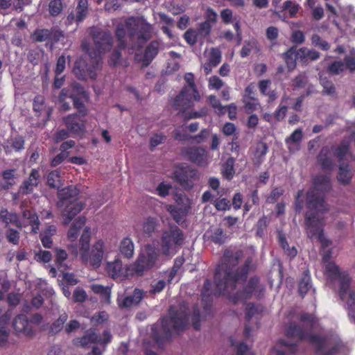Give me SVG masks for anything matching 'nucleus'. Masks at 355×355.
<instances>
[{
  "instance_id": "nucleus-26",
  "label": "nucleus",
  "mask_w": 355,
  "mask_h": 355,
  "mask_svg": "<svg viewBox=\"0 0 355 355\" xmlns=\"http://www.w3.org/2000/svg\"><path fill=\"white\" fill-rule=\"evenodd\" d=\"M144 295L143 290L135 288L132 295L125 297L122 300H118V305L121 309L138 305L144 299Z\"/></svg>"
},
{
  "instance_id": "nucleus-14",
  "label": "nucleus",
  "mask_w": 355,
  "mask_h": 355,
  "mask_svg": "<svg viewBox=\"0 0 355 355\" xmlns=\"http://www.w3.org/2000/svg\"><path fill=\"white\" fill-rule=\"evenodd\" d=\"M181 155L198 166H203L208 164L207 151L202 147H184L181 149Z\"/></svg>"
},
{
  "instance_id": "nucleus-19",
  "label": "nucleus",
  "mask_w": 355,
  "mask_h": 355,
  "mask_svg": "<svg viewBox=\"0 0 355 355\" xmlns=\"http://www.w3.org/2000/svg\"><path fill=\"white\" fill-rule=\"evenodd\" d=\"M104 254V242L102 240L97 241L92 247V252L89 255L87 251V260H83L89 262L93 268H98L101 266Z\"/></svg>"
},
{
  "instance_id": "nucleus-38",
  "label": "nucleus",
  "mask_w": 355,
  "mask_h": 355,
  "mask_svg": "<svg viewBox=\"0 0 355 355\" xmlns=\"http://www.w3.org/2000/svg\"><path fill=\"white\" fill-rule=\"evenodd\" d=\"M234 164L235 159L232 157H230L223 164L221 173L223 176L227 180H232L234 175Z\"/></svg>"
},
{
  "instance_id": "nucleus-50",
  "label": "nucleus",
  "mask_w": 355,
  "mask_h": 355,
  "mask_svg": "<svg viewBox=\"0 0 355 355\" xmlns=\"http://www.w3.org/2000/svg\"><path fill=\"white\" fill-rule=\"evenodd\" d=\"M209 102L214 109L215 112L218 115H223L226 113V107L221 105L220 101L214 95H210L208 97Z\"/></svg>"
},
{
  "instance_id": "nucleus-47",
  "label": "nucleus",
  "mask_w": 355,
  "mask_h": 355,
  "mask_svg": "<svg viewBox=\"0 0 355 355\" xmlns=\"http://www.w3.org/2000/svg\"><path fill=\"white\" fill-rule=\"evenodd\" d=\"M200 40H203L208 37L211 31V25L209 21H205L199 24L197 29H195Z\"/></svg>"
},
{
  "instance_id": "nucleus-55",
  "label": "nucleus",
  "mask_w": 355,
  "mask_h": 355,
  "mask_svg": "<svg viewBox=\"0 0 355 355\" xmlns=\"http://www.w3.org/2000/svg\"><path fill=\"white\" fill-rule=\"evenodd\" d=\"M212 204L214 205L217 211H226L231 208L230 201L226 198L220 199L219 198H216Z\"/></svg>"
},
{
  "instance_id": "nucleus-25",
  "label": "nucleus",
  "mask_w": 355,
  "mask_h": 355,
  "mask_svg": "<svg viewBox=\"0 0 355 355\" xmlns=\"http://www.w3.org/2000/svg\"><path fill=\"white\" fill-rule=\"evenodd\" d=\"M63 217L64 223L68 225L70 221L84 208V204L76 200L73 202L67 203L64 205Z\"/></svg>"
},
{
  "instance_id": "nucleus-32",
  "label": "nucleus",
  "mask_w": 355,
  "mask_h": 355,
  "mask_svg": "<svg viewBox=\"0 0 355 355\" xmlns=\"http://www.w3.org/2000/svg\"><path fill=\"white\" fill-rule=\"evenodd\" d=\"M135 250L134 243L130 237L123 238L119 244V252L126 259L133 257Z\"/></svg>"
},
{
  "instance_id": "nucleus-3",
  "label": "nucleus",
  "mask_w": 355,
  "mask_h": 355,
  "mask_svg": "<svg viewBox=\"0 0 355 355\" xmlns=\"http://www.w3.org/2000/svg\"><path fill=\"white\" fill-rule=\"evenodd\" d=\"M190 310L188 305L183 302L178 309L171 306L168 315L164 317L161 323H155L151 327L153 340L159 345L169 341L172 336V329L179 334L187 329L189 325Z\"/></svg>"
},
{
  "instance_id": "nucleus-28",
  "label": "nucleus",
  "mask_w": 355,
  "mask_h": 355,
  "mask_svg": "<svg viewBox=\"0 0 355 355\" xmlns=\"http://www.w3.org/2000/svg\"><path fill=\"white\" fill-rule=\"evenodd\" d=\"M75 144L76 143L73 140H68L62 142L60 147L61 152L51 159V166L52 167H55L60 165L68 157L69 153L67 150L73 148Z\"/></svg>"
},
{
  "instance_id": "nucleus-29",
  "label": "nucleus",
  "mask_w": 355,
  "mask_h": 355,
  "mask_svg": "<svg viewBox=\"0 0 355 355\" xmlns=\"http://www.w3.org/2000/svg\"><path fill=\"white\" fill-rule=\"evenodd\" d=\"M329 155L328 147H323L318 155V161L323 170L331 171L334 168V163Z\"/></svg>"
},
{
  "instance_id": "nucleus-34",
  "label": "nucleus",
  "mask_w": 355,
  "mask_h": 355,
  "mask_svg": "<svg viewBox=\"0 0 355 355\" xmlns=\"http://www.w3.org/2000/svg\"><path fill=\"white\" fill-rule=\"evenodd\" d=\"M352 177L353 173L349 169V164L340 163L337 175L338 181L343 185H347L350 183Z\"/></svg>"
},
{
  "instance_id": "nucleus-48",
  "label": "nucleus",
  "mask_w": 355,
  "mask_h": 355,
  "mask_svg": "<svg viewBox=\"0 0 355 355\" xmlns=\"http://www.w3.org/2000/svg\"><path fill=\"white\" fill-rule=\"evenodd\" d=\"M226 239V233L220 227L216 228L210 236V240L215 244L218 245L223 244L225 242Z\"/></svg>"
},
{
  "instance_id": "nucleus-60",
  "label": "nucleus",
  "mask_w": 355,
  "mask_h": 355,
  "mask_svg": "<svg viewBox=\"0 0 355 355\" xmlns=\"http://www.w3.org/2000/svg\"><path fill=\"white\" fill-rule=\"evenodd\" d=\"M284 193V189L282 187H275L266 198V202L269 204L275 203Z\"/></svg>"
},
{
  "instance_id": "nucleus-12",
  "label": "nucleus",
  "mask_w": 355,
  "mask_h": 355,
  "mask_svg": "<svg viewBox=\"0 0 355 355\" xmlns=\"http://www.w3.org/2000/svg\"><path fill=\"white\" fill-rule=\"evenodd\" d=\"M197 178L198 171L183 164L177 166L172 173V179L184 188L192 187L193 180Z\"/></svg>"
},
{
  "instance_id": "nucleus-21",
  "label": "nucleus",
  "mask_w": 355,
  "mask_h": 355,
  "mask_svg": "<svg viewBox=\"0 0 355 355\" xmlns=\"http://www.w3.org/2000/svg\"><path fill=\"white\" fill-rule=\"evenodd\" d=\"M40 172L38 169L33 168L31 170L28 178L25 180L19 189V193L22 195L31 193L34 188L37 187L40 182Z\"/></svg>"
},
{
  "instance_id": "nucleus-40",
  "label": "nucleus",
  "mask_w": 355,
  "mask_h": 355,
  "mask_svg": "<svg viewBox=\"0 0 355 355\" xmlns=\"http://www.w3.org/2000/svg\"><path fill=\"white\" fill-rule=\"evenodd\" d=\"M14 173V169H8L2 172V178L4 180V182L1 184L2 189H10L15 184Z\"/></svg>"
},
{
  "instance_id": "nucleus-33",
  "label": "nucleus",
  "mask_w": 355,
  "mask_h": 355,
  "mask_svg": "<svg viewBox=\"0 0 355 355\" xmlns=\"http://www.w3.org/2000/svg\"><path fill=\"white\" fill-rule=\"evenodd\" d=\"M320 56V53L315 49H308L306 47L298 49V60L303 63L317 60Z\"/></svg>"
},
{
  "instance_id": "nucleus-5",
  "label": "nucleus",
  "mask_w": 355,
  "mask_h": 355,
  "mask_svg": "<svg viewBox=\"0 0 355 355\" xmlns=\"http://www.w3.org/2000/svg\"><path fill=\"white\" fill-rule=\"evenodd\" d=\"M331 188L330 178L326 175H318L313 180V188L307 193L306 207L310 210L328 211L325 202V193Z\"/></svg>"
},
{
  "instance_id": "nucleus-23",
  "label": "nucleus",
  "mask_w": 355,
  "mask_h": 355,
  "mask_svg": "<svg viewBox=\"0 0 355 355\" xmlns=\"http://www.w3.org/2000/svg\"><path fill=\"white\" fill-rule=\"evenodd\" d=\"M105 271L108 276L114 280H121L127 276V272L125 271L122 261L119 259L107 262Z\"/></svg>"
},
{
  "instance_id": "nucleus-22",
  "label": "nucleus",
  "mask_w": 355,
  "mask_h": 355,
  "mask_svg": "<svg viewBox=\"0 0 355 355\" xmlns=\"http://www.w3.org/2000/svg\"><path fill=\"white\" fill-rule=\"evenodd\" d=\"M79 190L74 186L70 185L58 191L59 201L58 206L64 207L67 203L78 200Z\"/></svg>"
},
{
  "instance_id": "nucleus-54",
  "label": "nucleus",
  "mask_w": 355,
  "mask_h": 355,
  "mask_svg": "<svg viewBox=\"0 0 355 355\" xmlns=\"http://www.w3.org/2000/svg\"><path fill=\"white\" fill-rule=\"evenodd\" d=\"M268 225V220L266 216H263L261 218L259 219L256 225V234L257 236L261 238L265 236Z\"/></svg>"
},
{
  "instance_id": "nucleus-61",
  "label": "nucleus",
  "mask_w": 355,
  "mask_h": 355,
  "mask_svg": "<svg viewBox=\"0 0 355 355\" xmlns=\"http://www.w3.org/2000/svg\"><path fill=\"white\" fill-rule=\"evenodd\" d=\"M303 137L302 131L301 129H296L289 137L286 138L285 141L287 145H290L291 144H299Z\"/></svg>"
},
{
  "instance_id": "nucleus-46",
  "label": "nucleus",
  "mask_w": 355,
  "mask_h": 355,
  "mask_svg": "<svg viewBox=\"0 0 355 355\" xmlns=\"http://www.w3.org/2000/svg\"><path fill=\"white\" fill-rule=\"evenodd\" d=\"M320 84L323 87L322 94L328 96H334L336 93V89L334 84L327 78L320 79Z\"/></svg>"
},
{
  "instance_id": "nucleus-53",
  "label": "nucleus",
  "mask_w": 355,
  "mask_h": 355,
  "mask_svg": "<svg viewBox=\"0 0 355 355\" xmlns=\"http://www.w3.org/2000/svg\"><path fill=\"white\" fill-rule=\"evenodd\" d=\"M33 39L37 42H48L49 40V29H36L33 34Z\"/></svg>"
},
{
  "instance_id": "nucleus-6",
  "label": "nucleus",
  "mask_w": 355,
  "mask_h": 355,
  "mask_svg": "<svg viewBox=\"0 0 355 355\" xmlns=\"http://www.w3.org/2000/svg\"><path fill=\"white\" fill-rule=\"evenodd\" d=\"M184 78L186 85L173 101V107L180 112L192 107L195 101L200 100V95L195 84L194 75L192 73H186Z\"/></svg>"
},
{
  "instance_id": "nucleus-9",
  "label": "nucleus",
  "mask_w": 355,
  "mask_h": 355,
  "mask_svg": "<svg viewBox=\"0 0 355 355\" xmlns=\"http://www.w3.org/2000/svg\"><path fill=\"white\" fill-rule=\"evenodd\" d=\"M112 335L110 332L105 330L103 332V338L94 329H89L81 337H77L73 339L72 343L74 346L84 349L89 348L92 345L102 344L107 345L112 341Z\"/></svg>"
},
{
  "instance_id": "nucleus-49",
  "label": "nucleus",
  "mask_w": 355,
  "mask_h": 355,
  "mask_svg": "<svg viewBox=\"0 0 355 355\" xmlns=\"http://www.w3.org/2000/svg\"><path fill=\"white\" fill-rule=\"evenodd\" d=\"M311 44L315 47H318L322 51H328L330 49V44L323 40L319 35L313 34L311 38Z\"/></svg>"
},
{
  "instance_id": "nucleus-1",
  "label": "nucleus",
  "mask_w": 355,
  "mask_h": 355,
  "mask_svg": "<svg viewBox=\"0 0 355 355\" xmlns=\"http://www.w3.org/2000/svg\"><path fill=\"white\" fill-rule=\"evenodd\" d=\"M242 250L235 252L226 249L221 261L216 268L214 275L215 288L212 289V282L207 279L201 291L202 302L205 309L211 307L213 296L228 295L236 289L239 282H245L248 277L252 260L248 258L241 266H238L243 257Z\"/></svg>"
},
{
  "instance_id": "nucleus-31",
  "label": "nucleus",
  "mask_w": 355,
  "mask_h": 355,
  "mask_svg": "<svg viewBox=\"0 0 355 355\" xmlns=\"http://www.w3.org/2000/svg\"><path fill=\"white\" fill-rule=\"evenodd\" d=\"M91 239V230L86 227L80 239V255L83 260H87V251L89 250V242Z\"/></svg>"
},
{
  "instance_id": "nucleus-43",
  "label": "nucleus",
  "mask_w": 355,
  "mask_h": 355,
  "mask_svg": "<svg viewBox=\"0 0 355 355\" xmlns=\"http://www.w3.org/2000/svg\"><path fill=\"white\" fill-rule=\"evenodd\" d=\"M349 152V144L348 141H343L334 150V155L341 162Z\"/></svg>"
},
{
  "instance_id": "nucleus-51",
  "label": "nucleus",
  "mask_w": 355,
  "mask_h": 355,
  "mask_svg": "<svg viewBox=\"0 0 355 355\" xmlns=\"http://www.w3.org/2000/svg\"><path fill=\"white\" fill-rule=\"evenodd\" d=\"M70 88L69 87H64L63 88L61 92H60V96L58 97V101L60 103H62L61 105V109L63 110V111H67L70 109V103H67L66 102V100L67 98H70Z\"/></svg>"
},
{
  "instance_id": "nucleus-24",
  "label": "nucleus",
  "mask_w": 355,
  "mask_h": 355,
  "mask_svg": "<svg viewBox=\"0 0 355 355\" xmlns=\"http://www.w3.org/2000/svg\"><path fill=\"white\" fill-rule=\"evenodd\" d=\"M159 48L160 43L157 40H153L146 46L141 60L143 67L150 65L159 53Z\"/></svg>"
},
{
  "instance_id": "nucleus-39",
  "label": "nucleus",
  "mask_w": 355,
  "mask_h": 355,
  "mask_svg": "<svg viewBox=\"0 0 355 355\" xmlns=\"http://www.w3.org/2000/svg\"><path fill=\"white\" fill-rule=\"evenodd\" d=\"M88 14V1L79 0L76 8V23L79 24L84 21Z\"/></svg>"
},
{
  "instance_id": "nucleus-35",
  "label": "nucleus",
  "mask_w": 355,
  "mask_h": 355,
  "mask_svg": "<svg viewBox=\"0 0 355 355\" xmlns=\"http://www.w3.org/2000/svg\"><path fill=\"white\" fill-rule=\"evenodd\" d=\"M283 57L288 71H293L296 67V60H298V50L295 46H292L283 54Z\"/></svg>"
},
{
  "instance_id": "nucleus-41",
  "label": "nucleus",
  "mask_w": 355,
  "mask_h": 355,
  "mask_svg": "<svg viewBox=\"0 0 355 355\" xmlns=\"http://www.w3.org/2000/svg\"><path fill=\"white\" fill-rule=\"evenodd\" d=\"M47 184L53 189H59L61 186L60 172L58 170L51 171L47 175Z\"/></svg>"
},
{
  "instance_id": "nucleus-2",
  "label": "nucleus",
  "mask_w": 355,
  "mask_h": 355,
  "mask_svg": "<svg viewBox=\"0 0 355 355\" xmlns=\"http://www.w3.org/2000/svg\"><path fill=\"white\" fill-rule=\"evenodd\" d=\"M153 31L151 24L145 19L138 17H130L123 24H117L115 35L118 44L110 56V65L116 67L120 63L121 51L128 46L126 36L129 38L130 49H139L150 40Z\"/></svg>"
},
{
  "instance_id": "nucleus-17",
  "label": "nucleus",
  "mask_w": 355,
  "mask_h": 355,
  "mask_svg": "<svg viewBox=\"0 0 355 355\" xmlns=\"http://www.w3.org/2000/svg\"><path fill=\"white\" fill-rule=\"evenodd\" d=\"M70 99H71L74 107L78 110V114L87 115V110L83 101L85 96L83 87L78 83L72 84L70 88Z\"/></svg>"
},
{
  "instance_id": "nucleus-7",
  "label": "nucleus",
  "mask_w": 355,
  "mask_h": 355,
  "mask_svg": "<svg viewBox=\"0 0 355 355\" xmlns=\"http://www.w3.org/2000/svg\"><path fill=\"white\" fill-rule=\"evenodd\" d=\"M159 256V252L157 249L151 245H147L146 252L139 254L137 260L129 266L128 270L132 275L142 276L144 272L154 267Z\"/></svg>"
},
{
  "instance_id": "nucleus-57",
  "label": "nucleus",
  "mask_w": 355,
  "mask_h": 355,
  "mask_svg": "<svg viewBox=\"0 0 355 355\" xmlns=\"http://www.w3.org/2000/svg\"><path fill=\"white\" fill-rule=\"evenodd\" d=\"M299 8V4L291 0H287L284 3L282 10H288L290 17H293L298 12Z\"/></svg>"
},
{
  "instance_id": "nucleus-58",
  "label": "nucleus",
  "mask_w": 355,
  "mask_h": 355,
  "mask_svg": "<svg viewBox=\"0 0 355 355\" xmlns=\"http://www.w3.org/2000/svg\"><path fill=\"white\" fill-rule=\"evenodd\" d=\"M211 65L215 67L221 62V52L216 48H212L210 51L209 57L207 60Z\"/></svg>"
},
{
  "instance_id": "nucleus-18",
  "label": "nucleus",
  "mask_w": 355,
  "mask_h": 355,
  "mask_svg": "<svg viewBox=\"0 0 355 355\" xmlns=\"http://www.w3.org/2000/svg\"><path fill=\"white\" fill-rule=\"evenodd\" d=\"M12 327L17 334H22L26 337L33 338L35 335L28 317L24 314H19L15 316Z\"/></svg>"
},
{
  "instance_id": "nucleus-11",
  "label": "nucleus",
  "mask_w": 355,
  "mask_h": 355,
  "mask_svg": "<svg viewBox=\"0 0 355 355\" xmlns=\"http://www.w3.org/2000/svg\"><path fill=\"white\" fill-rule=\"evenodd\" d=\"M327 211L320 210H310L305 214L304 224L306 227V233L307 236L311 239H315L320 234L324 233V227L325 225L324 219L319 216L320 214H324Z\"/></svg>"
},
{
  "instance_id": "nucleus-4",
  "label": "nucleus",
  "mask_w": 355,
  "mask_h": 355,
  "mask_svg": "<svg viewBox=\"0 0 355 355\" xmlns=\"http://www.w3.org/2000/svg\"><path fill=\"white\" fill-rule=\"evenodd\" d=\"M324 275L331 282H339L338 295L345 302V309L348 316L355 322V290L351 288V278L346 272H342L338 266L334 262L325 265Z\"/></svg>"
},
{
  "instance_id": "nucleus-30",
  "label": "nucleus",
  "mask_w": 355,
  "mask_h": 355,
  "mask_svg": "<svg viewBox=\"0 0 355 355\" xmlns=\"http://www.w3.org/2000/svg\"><path fill=\"white\" fill-rule=\"evenodd\" d=\"M69 318L68 314L66 312L61 313L58 318L54 320L49 326L48 334L51 336H54L64 330V324Z\"/></svg>"
},
{
  "instance_id": "nucleus-37",
  "label": "nucleus",
  "mask_w": 355,
  "mask_h": 355,
  "mask_svg": "<svg viewBox=\"0 0 355 355\" xmlns=\"http://www.w3.org/2000/svg\"><path fill=\"white\" fill-rule=\"evenodd\" d=\"M311 277L309 270H304L299 283V293L304 297L311 288Z\"/></svg>"
},
{
  "instance_id": "nucleus-44",
  "label": "nucleus",
  "mask_w": 355,
  "mask_h": 355,
  "mask_svg": "<svg viewBox=\"0 0 355 355\" xmlns=\"http://www.w3.org/2000/svg\"><path fill=\"white\" fill-rule=\"evenodd\" d=\"M300 320L304 323V326L307 330L311 331L316 322V318L312 313H303L300 316Z\"/></svg>"
},
{
  "instance_id": "nucleus-59",
  "label": "nucleus",
  "mask_w": 355,
  "mask_h": 355,
  "mask_svg": "<svg viewBox=\"0 0 355 355\" xmlns=\"http://www.w3.org/2000/svg\"><path fill=\"white\" fill-rule=\"evenodd\" d=\"M54 250L55 252V264L60 269L62 267L63 262L67 259L68 254L66 250L59 248H55Z\"/></svg>"
},
{
  "instance_id": "nucleus-62",
  "label": "nucleus",
  "mask_w": 355,
  "mask_h": 355,
  "mask_svg": "<svg viewBox=\"0 0 355 355\" xmlns=\"http://www.w3.org/2000/svg\"><path fill=\"white\" fill-rule=\"evenodd\" d=\"M108 318V314L105 311H99L91 318V322L94 325H98L107 321Z\"/></svg>"
},
{
  "instance_id": "nucleus-20",
  "label": "nucleus",
  "mask_w": 355,
  "mask_h": 355,
  "mask_svg": "<svg viewBox=\"0 0 355 355\" xmlns=\"http://www.w3.org/2000/svg\"><path fill=\"white\" fill-rule=\"evenodd\" d=\"M73 73L78 79L81 80H87L88 76L91 78H95L96 77V73L88 66L87 61L83 58L76 60L73 68Z\"/></svg>"
},
{
  "instance_id": "nucleus-27",
  "label": "nucleus",
  "mask_w": 355,
  "mask_h": 355,
  "mask_svg": "<svg viewBox=\"0 0 355 355\" xmlns=\"http://www.w3.org/2000/svg\"><path fill=\"white\" fill-rule=\"evenodd\" d=\"M0 223L3 224L5 227H7L10 224L18 228L22 227L19 215L15 212L8 211L6 208H1L0 209Z\"/></svg>"
},
{
  "instance_id": "nucleus-56",
  "label": "nucleus",
  "mask_w": 355,
  "mask_h": 355,
  "mask_svg": "<svg viewBox=\"0 0 355 355\" xmlns=\"http://www.w3.org/2000/svg\"><path fill=\"white\" fill-rule=\"evenodd\" d=\"M183 37L186 42L191 46L196 44L198 40H200L196 30L193 28H189L184 33Z\"/></svg>"
},
{
  "instance_id": "nucleus-36",
  "label": "nucleus",
  "mask_w": 355,
  "mask_h": 355,
  "mask_svg": "<svg viewBox=\"0 0 355 355\" xmlns=\"http://www.w3.org/2000/svg\"><path fill=\"white\" fill-rule=\"evenodd\" d=\"M22 217L29 220V225L31 226V232L33 234H37L40 225L37 214L34 211L25 209L22 212Z\"/></svg>"
},
{
  "instance_id": "nucleus-13",
  "label": "nucleus",
  "mask_w": 355,
  "mask_h": 355,
  "mask_svg": "<svg viewBox=\"0 0 355 355\" xmlns=\"http://www.w3.org/2000/svg\"><path fill=\"white\" fill-rule=\"evenodd\" d=\"M184 241L182 231L177 226L171 227L169 230L163 232L161 239L162 253L165 255L169 254L170 249L173 244L180 245Z\"/></svg>"
},
{
  "instance_id": "nucleus-64",
  "label": "nucleus",
  "mask_w": 355,
  "mask_h": 355,
  "mask_svg": "<svg viewBox=\"0 0 355 355\" xmlns=\"http://www.w3.org/2000/svg\"><path fill=\"white\" fill-rule=\"evenodd\" d=\"M6 238L9 243L18 245L19 241V232L12 228H9L6 232Z\"/></svg>"
},
{
  "instance_id": "nucleus-16",
  "label": "nucleus",
  "mask_w": 355,
  "mask_h": 355,
  "mask_svg": "<svg viewBox=\"0 0 355 355\" xmlns=\"http://www.w3.org/2000/svg\"><path fill=\"white\" fill-rule=\"evenodd\" d=\"M85 116L81 114H72L64 117L63 122L70 132L79 135L85 130Z\"/></svg>"
},
{
  "instance_id": "nucleus-42",
  "label": "nucleus",
  "mask_w": 355,
  "mask_h": 355,
  "mask_svg": "<svg viewBox=\"0 0 355 355\" xmlns=\"http://www.w3.org/2000/svg\"><path fill=\"white\" fill-rule=\"evenodd\" d=\"M157 225V221L155 218H147L142 224V230L144 235L150 236L155 232Z\"/></svg>"
},
{
  "instance_id": "nucleus-8",
  "label": "nucleus",
  "mask_w": 355,
  "mask_h": 355,
  "mask_svg": "<svg viewBox=\"0 0 355 355\" xmlns=\"http://www.w3.org/2000/svg\"><path fill=\"white\" fill-rule=\"evenodd\" d=\"M307 331L304 327L292 322L286 330V336L290 338H297L299 340H308L315 346L316 353L321 352L326 347L327 338L308 334Z\"/></svg>"
},
{
  "instance_id": "nucleus-45",
  "label": "nucleus",
  "mask_w": 355,
  "mask_h": 355,
  "mask_svg": "<svg viewBox=\"0 0 355 355\" xmlns=\"http://www.w3.org/2000/svg\"><path fill=\"white\" fill-rule=\"evenodd\" d=\"M345 70V63L341 60H335L332 62L327 67L328 73L333 76L339 75Z\"/></svg>"
},
{
  "instance_id": "nucleus-63",
  "label": "nucleus",
  "mask_w": 355,
  "mask_h": 355,
  "mask_svg": "<svg viewBox=\"0 0 355 355\" xmlns=\"http://www.w3.org/2000/svg\"><path fill=\"white\" fill-rule=\"evenodd\" d=\"M244 107L246 112L250 113L257 110L259 105L258 100L254 97H250L248 99H243Z\"/></svg>"
},
{
  "instance_id": "nucleus-15",
  "label": "nucleus",
  "mask_w": 355,
  "mask_h": 355,
  "mask_svg": "<svg viewBox=\"0 0 355 355\" xmlns=\"http://www.w3.org/2000/svg\"><path fill=\"white\" fill-rule=\"evenodd\" d=\"M260 279L258 277H252L242 291H238L235 294L229 296V300L236 304L239 302L245 303L250 299L253 293L258 288Z\"/></svg>"
},
{
  "instance_id": "nucleus-10",
  "label": "nucleus",
  "mask_w": 355,
  "mask_h": 355,
  "mask_svg": "<svg viewBox=\"0 0 355 355\" xmlns=\"http://www.w3.org/2000/svg\"><path fill=\"white\" fill-rule=\"evenodd\" d=\"M89 35L94 42V46L98 55L110 51L114 43L112 33L108 30H103L98 27H92Z\"/></svg>"
},
{
  "instance_id": "nucleus-52",
  "label": "nucleus",
  "mask_w": 355,
  "mask_h": 355,
  "mask_svg": "<svg viewBox=\"0 0 355 355\" xmlns=\"http://www.w3.org/2000/svg\"><path fill=\"white\" fill-rule=\"evenodd\" d=\"M63 9L62 0H51L49 4V11L51 16L59 15Z\"/></svg>"
}]
</instances>
